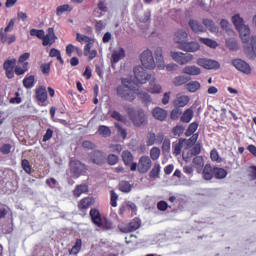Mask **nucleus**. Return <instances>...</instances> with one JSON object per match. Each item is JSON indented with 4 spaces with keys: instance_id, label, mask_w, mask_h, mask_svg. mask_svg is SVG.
<instances>
[{
    "instance_id": "56",
    "label": "nucleus",
    "mask_w": 256,
    "mask_h": 256,
    "mask_svg": "<svg viewBox=\"0 0 256 256\" xmlns=\"http://www.w3.org/2000/svg\"><path fill=\"white\" fill-rule=\"evenodd\" d=\"M51 63L52 62L41 64L40 71L43 75H49V73H51Z\"/></svg>"
},
{
    "instance_id": "34",
    "label": "nucleus",
    "mask_w": 256,
    "mask_h": 256,
    "mask_svg": "<svg viewBox=\"0 0 256 256\" xmlns=\"http://www.w3.org/2000/svg\"><path fill=\"white\" fill-rule=\"evenodd\" d=\"M49 57L57 59V61L60 63V65H65V60H63V57H61V51L57 48H51L49 52Z\"/></svg>"
},
{
    "instance_id": "16",
    "label": "nucleus",
    "mask_w": 256,
    "mask_h": 256,
    "mask_svg": "<svg viewBox=\"0 0 256 256\" xmlns=\"http://www.w3.org/2000/svg\"><path fill=\"white\" fill-rule=\"evenodd\" d=\"M187 39H189V34L183 29L177 30L174 34V43H177L178 47L179 45H184L187 42Z\"/></svg>"
},
{
    "instance_id": "22",
    "label": "nucleus",
    "mask_w": 256,
    "mask_h": 256,
    "mask_svg": "<svg viewBox=\"0 0 256 256\" xmlns=\"http://www.w3.org/2000/svg\"><path fill=\"white\" fill-rule=\"evenodd\" d=\"M89 216L93 225H95L96 227L97 225H101V221L103 220V218H101V212H99V209L91 208L89 212Z\"/></svg>"
},
{
    "instance_id": "6",
    "label": "nucleus",
    "mask_w": 256,
    "mask_h": 256,
    "mask_svg": "<svg viewBox=\"0 0 256 256\" xmlns=\"http://www.w3.org/2000/svg\"><path fill=\"white\" fill-rule=\"evenodd\" d=\"M140 61L144 69L153 70L157 65L155 64V58L153 52L149 49L144 50L140 55Z\"/></svg>"
},
{
    "instance_id": "12",
    "label": "nucleus",
    "mask_w": 256,
    "mask_h": 256,
    "mask_svg": "<svg viewBox=\"0 0 256 256\" xmlns=\"http://www.w3.org/2000/svg\"><path fill=\"white\" fill-rule=\"evenodd\" d=\"M196 63L197 65H199V67H203V69L208 70H217L221 67V64H219V62L207 58H199Z\"/></svg>"
},
{
    "instance_id": "57",
    "label": "nucleus",
    "mask_w": 256,
    "mask_h": 256,
    "mask_svg": "<svg viewBox=\"0 0 256 256\" xmlns=\"http://www.w3.org/2000/svg\"><path fill=\"white\" fill-rule=\"evenodd\" d=\"M172 149L174 155H181V151L183 149V142L180 141L178 143L173 144Z\"/></svg>"
},
{
    "instance_id": "2",
    "label": "nucleus",
    "mask_w": 256,
    "mask_h": 256,
    "mask_svg": "<svg viewBox=\"0 0 256 256\" xmlns=\"http://www.w3.org/2000/svg\"><path fill=\"white\" fill-rule=\"evenodd\" d=\"M121 85L116 87V94L118 97H121L123 101H129L132 103V101H135L137 98V92L134 88L131 87L132 82L131 80L127 78H121Z\"/></svg>"
},
{
    "instance_id": "28",
    "label": "nucleus",
    "mask_w": 256,
    "mask_h": 256,
    "mask_svg": "<svg viewBox=\"0 0 256 256\" xmlns=\"http://www.w3.org/2000/svg\"><path fill=\"white\" fill-rule=\"evenodd\" d=\"M194 115H195V113L193 112V109L188 108L182 113L180 119H181L182 123H190L191 119H193Z\"/></svg>"
},
{
    "instance_id": "44",
    "label": "nucleus",
    "mask_w": 256,
    "mask_h": 256,
    "mask_svg": "<svg viewBox=\"0 0 256 256\" xmlns=\"http://www.w3.org/2000/svg\"><path fill=\"white\" fill-rule=\"evenodd\" d=\"M157 141V135L154 132H148L146 135V145L147 147H153Z\"/></svg>"
},
{
    "instance_id": "13",
    "label": "nucleus",
    "mask_w": 256,
    "mask_h": 256,
    "mask_svg": "<svg viewBox=\"0 0 256 256\" xmlns=\"http://www.w3.org/2000/svg\"><path fill=\"white\" fill-rule=\"evenodd\" d=\"M134 157L129 150L122 152V161L126 167H130V171H137V163L133 162Z\"/></svg>"
},
{
    "instance_id": "46",
    "label": "nucleus",
    "mask_w": 256,
    "mask_h": 256,
    "mask_svg": "<svg viewBox=\"0 0 256 256\" xmlns=\"http://www.w3.org/2000/svg\"><path fill=\"white\" fill-rule=\"evenodd\" d=\"M210 158H211V161H213L215 163H223V158H221V156H219V152L215 148L211 150Z\"/></svg>"
},
{
    "instance_id": "47",
    "label": "nucleus",
    "mask_w": 256,
    "mask_h": 256,
    "mask_svg": "<svg viewBox=\"0 0 256 256\" xmlns=\"http://www.w3.org/2000/svg\"><path fill=\"white\" fill-rule=\"evenodd\" d=\"M119 191H121L122 193H130L131 191V184L128 181H121L119 183Z\"/></svg>"
},
{
    "instance_id": "30",
    "label": "nucleus",
    "mask_w": 256,
    "mask_h": 256,
    "mask_svg": "<svg viewBox=\"0 0 256 256\" xmlns=\"http://www.w3.org/2000/svg\"><path fill=\"white\" fill-rule=\"evenodd\" d=\"M88 192H89V186H87L86 184H80L75 187L73 191V195L74 197H81L83 193H88Z\"/></svg>"
},
{
    "instance_id": "3",
    "label": "nucleus",
    "mask_w": 256,
    "mask_h": 256,
    "mask_svg": "<svg viewBox=\"0 0 256 256\" xmlns=\"http://www.w3.org/2000/svg\"><path fill=\"white\" fill-rule=\"evenodd\" d=\"M30 35L31 37H37L38 39H42L43 47H47V45H53V43L57 41V36L55 35V29L53 28H48L46 35L44 30L31 29Z\"/></svg>"
},
{
    "instance_id": "54",
    "label": "nucleus",
    "mask_w": 256,
    "mask_h": 256,
    "mask_svg": "<svg viewBox=\"0 0 256 256\" xmlns=\"http://www.w3.org/2000/svg\"><path fill=\"white\" fill-rule=\"evenodd\" d=\"M22 169H24L25 173H27V175H31V163L29 162V160L27 159H23L22 160Z\"/></svg>"
},
{
    "instance_id": "39",
    "label": "nucleus",
    "mask_w": 256,
    "mask_h": 256,
    "mask_svg": "<svg viewBox=\"0 0 256 256\" xmlns=\"http://www.w3.org/2000/svg\"><path fill=\"white\" fill-rule=\"evenodd\" d=\"M200 43H203L207 47H210V49H217L218 45L217 41L211 39V38H199Z\"/></svg>"
},
{
    "instance_id": "4",
    "label": "nucleus",
    "mask_w": 256,
    "mask_h": 256,
    "mask_svg": "<svg viewBox=\"0 0 256 256\" xmlns=\"http://www.w3.org/2000/svg\"><path fill=\"white\" fill-rule=\"evenodd\" d=\"M126 111L135 127H142V125H147V114L143 109L135 110L133 107H128Z\"/></svg>"
},
{
    "instance_id": "15",
    "label": "nucleus",
    "mask_w": 256,
    "mask_h": 256,
    "mask_svg": "<svg viewBox=\"0 0 256 256\" xmlns=\"http://www.w3.org/2000/svg\"><path fill=\"white\" fill-rule=\"evenodd\" d=\"M178 49H180L181 51H185L186 53H195L196 51H199V49H201V45L194 41H186L184 44L179 45Z\"/></svg>"
},
{
    "instance_id": "14",
    "label": "nucleus",
    "mask_w": 256,
    "mask_h": 256,
    "mask_svg": "<svg viewBox=\"0 0 256 256\" xmlns=\"http://www.w3.org/2000/svg\"><path fill=\"white\" fill-rule=\"evenodd\" d=\"M15 65H17V59L12 58L11 60H6L3 64V68L6 71V77L8 79H13L15 77Z\"/></svg>"
},
{
    "instance_id": "25",
    "label": "nucleus",
    "mask_w": 256,
    "mask_h": 256,
    "mask_svg": "<svg viewBox=\"0 0 256 256\" xmlns=\"http://www.w3.org/2000/svg\"><path fill=\"white\" fill-rule=\"evenodd\" d=\"M214 171L215 168L211 167L210 164H206L202 172L203 179H205L206 181H211V179H213L214 177Z\"/></svg>"
},
{
    "instance_id": "60",
    "label": "nucleus",
    "mask_w": 256,
    "mask_h": 256,
    "mask_svg": "<svg viewBox=\"0 0 256 256\" xmlns=\"http://www.w3.org/2000/svg\"><path fill=\"white\" fill-rule=\"evenodd\" d=\"M31 57V54L28 52H25L24 54L20 55L18 58V64L24 65V63H28L27 60Z\"/></svg>"
},
{
    "instance_id": "9",
    "label": "nucleus",
    "mask_w": 256,
    "mask_h": 256,
    "mask_svg": "<svg viewBox=\"0 0 256 256\" xmlns=\"http://www.w3.org/2000/svg\"><path fill=\"white\" fill-rule=\"evenodd\" d=\"M171 57L173 61L178 63V65H187V63H191L193 61L192 54H185L182 52H171Z\"/></svg>"
},
{
    "instance_id": "48",
    "label": "nucleus",
    "mask_w": 256,
    "mask_h": 256,
    "mask_svg": "<svg viewBox=\"0 0 256 256\" xmlns=\"http://www.w3.org/2000/svg\"><path fill=\"white\" fill-rule=\"evenodd\" d=\"M1 41L2 43H8V45H11V43H15L17 41V37L15 35L8 36L7 34H2Z\"/></svg>"
},
{
    "instance_id": "7",
    "label": "nucleus",
    "mask_w": 256,
    "mask_h": 256,
    "mask_svg": "<svg viewBox=\"0 0 256 256\" xmlns=\"http://www.w3.org/2000/svg\"><path fill=\"white\" fill-rule=\"evenodd\" d=\"M141 228V219L135 217L128 224H121L118 226V229L121 233H134L137 229Z\"/></svg>"
},
{
    "instance_id": "1",
    "label": "nucleus",
    "mask_w": 256,
    "mask_h": 256,
    "mask_svg": "<svg viewBox=\"0 0 256 256\" xmlns=\"http://www.w3.org/2000/svg\"><path fill=\"white\" fill-rule=\"evenodd\" d=\"M232 23L239 32L242 43H244V51L246 55H254L256 57V37L250 36L251 30L245 25L243 18L239 14L232 17Z\"/></svg>"
},
{
    "instance_id": "29",
    "label": "nucleus",
    "mask_w": 256,
    "mask_h": 256,
    "mask_svg": "<svg viewBox=\"0 0 256 256\" xmlns=\"http://www.w3.org/2000/svg\"><path fill=\"white\" fill-rule=\"evenodd\" d=\"M203 25L206 27L208 31H211V33H217L219 31V28L215 25V22L211 19H203L202 20Z\"/></svg>"
},
{
    "instance_id": "50",
    "label": "nucleus",
    "mask_w": 256,
    "mask_h": 256,
    "mask_svg": "<svg viewBox=\"0 0 256 256\" xmlns=\"http://www.w3.org/2000/svg\"><path fill=\"white\" fill-rule=\"evenodd\" d=\"M193 157H195V156L193 155L191 150H189L187 148L183 150L182 159H183V161H185V163H190L191 159H193Z\"/></svg>"
},
{
    "instance_id": "24",
    "label": "nucleus",
    "mask_w": 256,
    "mask_h": 256,
    "mask_svg": "<svg viewBox=\"0 0 256 256\" xmlns=\"http://www.w3.org/2000/svg\"><path fill=\"white\" fill-rule=\"evenodd\" d=\"M155 57L157 61L158 69H165V60L163 59V49L161 47L156 48L155 50Z\"/></svg>"
},
{
    "instance_id": "5",
    "label": "nucleus",
    "mask_w": 256,
    "mask_h": 256,
    "mask_svg": "<svg viewBox=\"0 0 256 256\" xmlns=\"http://www.w3.org/2000/svg\"><path fill=\"white\" fill-rule=\"evenodd\" d=\"M69 169L72 177L79 179V177L87 175L89 166L77 159H71L69 162Z\"/></svg>"
},
{
    "instance_id": "32",
    "label": "nucleus",
    "mask_w": 256,
    "mask_h": 256,
    "mask_svg": "<svg viewBox=\"0 0 256 256\" xmlns=\"http://www.w3.org/2000/svg\"><path fill=\"white\" fill-rule=\"evenodd\" d=\"M160 174H161V164L154 163L151 171L149 172L150 179H159Z\"/></svg>"
},
{
    "instance_id": "20",
    "label": "nucleus",
    "mask_w": 256,
    "mask_h": 256,
    "mask_svg": "<svg viewBox=\"0 0 256 256\" xmlns=\"http://www.w3.org/2000/svg\"><path fill=\"white\" fill-rule=\"evenodd\" d=\"M92 205H95V198L85 197L79 201L78 209L79 211H85V209H89Z\"/></svg>"
},
{
    "instance_id": "21",
    "label": "nucleus",
    "mask_w": 256,
    "mask_h": 256,
    "mask_svg": "<svg viewBox=\"0 0 256 256\" xmlns=\"http://www.w3.org/2000/svg\"><path fill=\"white\" fill-rule=\"evenodd\" d=\"M167 115V110L161 107H155L152 110V117H154V119H157V121H165V119H167Z\"/></svg>"
},
{
    "instance_id": "40",
    "label": "nucleus",
    "mask_w": 256,
    "mask_h": 256,
    "mask_svg": "<svg viewBox=\"0 0 256 256\" xmlns=\"http://www.w3.org/2000/svg\"><path fill=\"white\" fill-rule=\"evenodd\" d=\"M27 71H29V62H25L24 64H22V67L20 66H16L14 68V73L15 75H25V73H27Z\"/></svg>"
},
{
    "instance_id": "53",
    "label": "nucleus",
    "mask_w": 256,
    "mask_h": 256,
    "mask_svg": "<svg viewBox=\"0 0 256 256\" xmlns=\"http://www.w3.org/2000/svg\"><path fill=\"white\" fill-rule=\"evenodd\" d=\"M192 163L197 169H201V167L205 165V162L201 156L194 157Z\"/></svg>"
},
{
    "instance_id": "64",
    "label": "nucleus",
    "mask_w": 256,
    "mask_h": 256,
    "mask_svg": "<svg viewBox=\"0 0 256 256\" xmlns=\"http://www.w3.org/2000/svg\"><path fill=\"white\" fill-rule=\"evenodd\" d=\"M248 176L252 181L256 180V166H250L248 170Z\"/></svg>"
},
{
    "instance_id": "19",
    "label": "nucleus",
    "mask_w": 256,
    "mask_h": 256,
    "mask_svg": "<svg viewBox=\"0 0 256 256\" xmlns=\"http://www.w3.org/2000/svg\"><path fill=\"white\" fill-rule=\"evenodd\" d=\"M35 95L37 102L43 105L47 101V88H45V86H40L36 89Z\"/></svg>"
},
{
    "instance_id": "10",
    "label": "nucleus",
    "mask_w": 256,
    "mask_h": 256,
    "mask_svg": "<svg viewBox=\"0 0 256 256\" xmlns=\"http://www.w3.org/2000/svg\"><path fill=\"white\" fill-rule=\"evenodd\" d=\"M232 65L237 69V71H240L241 73H244L245 75H251V66L249 63L245 62L243 59L236 58L232 60Z\"/></svg>"
},
{
    "instance_id": "55",
    "label": "nucleus",
    "mask_w": 256,
    "mask_h": 256,
    "mask_svg": "<svg viewBox=\"0 0 256 256\" xmlns=\"http://www.w3.org/2000/svg\"><path fill=\"white\" fill-rule=\"evenodd\" d=\"M172 133L175 136L181 137L185 133V127L183 125H177L172 129Z\"/></svg>"
},
{
    "instance_id": "61",
    "label": "nucleus",
    "mask_w": 256,
    "mask_h": 256,
    "mask_svg": "<svg viewBox=\"0 0 256 256\" xmlns=\"http://www.w3.org/2000/svg\"><path fill=\"white\" fill-rule=\"evenodd\" d=\"M139 97L145 103V105H149V103H151V96L147 93L141 92L139 93Z\"/></svg>"
},
{
    "instance_id": "23",
    "label": "nucleus",
    "mask_w": 256,
    "mask_h": 256,
    "mask_svg": "<svg viewBox=\"0 0 256 256\" xmlns=\"http://www.w3.org/2000/svg\"><path fill=\"white\" fill-rule=\"evenodd\" d=\"M188 25L194 33H205V31H207V29L195 19H190Z\"/></svg>"
},
{
    "instance_id": "8",
    "label": "nucleus",
    "mask_w": 256,
    "mask_h": 256,
    "mask_svg": "<svg viewBox=\"0 0 256 256\" xmlns=\"http://www.w3.org/2000/svg\"><path fill=\"white\" fill-rule=\"evenodd\" d=\"M151 167H153V161H151L149 156L144 155L139 158L136 169L138 172L145 174L149 172Z\"/></svg>"
},
{
    "instance_id": "52",
    "label": "nucleus",
    "mask_w": 256,
    "mask_h": 256,
    "mask_svg": "<svg viewBox=\"0 0 256 256\" xmlns=\"http://www.w3.org/2000/svg\"><path fill=\"white\" fill-rule=\"evenodd\" d=\"M197 129H199V124L197 122H192L186 130V136L191 137V135H193Z\"/></svg>"
},
{
    "instance_id": "58",
    "label": "nucleus",
    "mask_w": 256,
    "mask_h": 256,
    "mask_svg": "<svg viewBox=\"0 0 256 256\" xmlns=\"http://www.w3.org/2000/svg\"><path fill=\"white\" fill-rule=\"evenodd\" d=\"M115 127L118 131V135L122 137V139H127V129L121 127L119 123H115Z\"/></svg>"
},
{
    "instance_id": "37",
    "label": "nucleus",
    "mask_w": 256,
    "mask_h": 256,
    "mask_svg": "<svg viewBox=\"0 0 256 256\" xmlns=\"http://www.w3.org/2000/svg\"><path fill=\"white\" fill-rule=\"evenodd\" d=\"M186 89L190 93H196V91L201 89V83H199V81H191L186 84Z\"/></svg>"
},
{
    "instance_id": "33",
    "label": "nucleus",
    "mask_w": 256,
    "mask_h": 256,
    "mask_svg": "<svg viewBox=\"0 0 256 256\" xmlns=\"http://www.w3.org/2000/svg\"><path fill=\"white\" fill-rule=\"evenodd\" d=\"M189 81H191V77L176 76L173 79V85H175V87H181V85H185V84L189 83Z\"/></svg>"
},
{
    "instance_id": "26",
    "label": "nucleus",
    "mask_w": 256,
    "mask_h": 256,
    "mask_svg": "<svg viewBox=\"0 0 256 256\" xmlns=\"http://www.w3.org/2000/svg\"><path fill=\"white\" fill-rule=\"evenodd\" d=\"M182 73L191 76L201 75V68L197 66H186L183 68Z\"/></svg>"
},
{
    "instance_id": "11",
    "label": "nucleus",
    "mask_w": 256,
    "mask_h": 256,
    "mask_svg": "<svg viewBox=\"0 0 256 256\" xmlns=\"http://www.w3.org/2000/svg\"><path fill=\"white\" fill-rule=\"evenodd\" d=\"M134 77L141 85L147 83L151 79V75L147 74L145 68L142 66H136L134 68Z\"/></svg>"
},
{
    "instance_id": "27",
    "label": "nucleus",
    "mask_w": 256,
    "mask_h": 256,
    "mask_svg": "<svg viewBox=\"0 0 256 256\" xmlns=\"http://www.w3.org/2000/svg\"><path fill=\"white\" fill-rule=\"evenodd\" d=\"M125 57V49L120 48L119 50H114L112 52V63H119L121 59Z\"/></svg>"
},
{
    "instance_id": "62",
    "label": "nucleus",
    "mask_w": 256,
    "mask_h": 256,
    "mask_svg": "<svg viewBox=\"0 0 256 256\" xmlns=\"http://www.w3.org/2000/svg\"><path fill=\"white\" fill-rule=\"evenodd\" d=\"M110 195H111L110 205L112 207H117V199H119V196L113 190H111Z\"/></svg>"
},
{
    "instance_id": "31",
    "label": "nucleus",
    "mask_w": 256,
    "mask_h": 256,
    "mask_svg": "<svg viewBox=\"0 0 256 256\" xmlns=\"http://www.w3.org/2000/svg\"><path fill=\"white\" fill-rule=\"evenodd\" d=\"M25 89H33L35 87V75H26L23 79Z\"/></svg>"
},
{
    "instance_id": "36",
    "label": "nucleus",
    "mask_w": 256,
    "mask_h": 256,
    "mask_svg": "<svg viewBox=\"0 0 256 256\" xmlns=\"http://www.w3.org/2000/svg\"><path fill=\"white\" fill-rule=\"evenodd\" d=\"M149 93L159 94L162 91L161 85L157 84L155 78L150 81Z\"/></svg>"
},
{
    "instance_id": "51",
    "label": "nucleus",
    "mask_w": 256,
    "mask_h": 256,
    "mask_svg": "<svg viewBox=\"0 0 256 256\" xmlns=\"http://www.w3.org/2000/svg\"><path fill=\"white\" fill-rule=\"evenodd\" d=\"M181 115H183V111H181L180 108L175 107L170 112V119H172V121H177V119H179V117H181Z\"/></svg>"
},
{
    "instance_id": "45",
    "label": "nucleus",
    "mask_w": 256,
    "mask_h": 256,
    "mask_svg": "<svg viewBox=\"0 0 256 256\" xmlns=\"http://www.w3.org/2000/svg\"><path fill=\"white\" fill-rule=\"evenodd\" d=\"M97 133L102 137H111V128L105 125H101L99 126Z\"/></svg>"
},
{
    "instance_id": "59",
    "label": "nucleus",
    "mask_w": 256,
    "mask_h": 256,
    "mask_svg": "<svg viewBox=\"0 0 256 256\" xmlns=\"http://www.w3.org/2000/svg\"><path fill=\"white\" fill-rule=\"evenodd\" d=\"M107 162L108 165H117V163H119V156L115 154H110L108 155Z\"/></svg>"
},
{
    "instance_id": "17",
    "label": "nucleus",
    "mask_w": 256,
    "mask_h": 256,
    "mask_svg": "<svg viewBox=\"0 0 256 256\" xmlns=\"http://www.w3.org/2000/svg\"><path fill=\"white\" fill-rule=\"evenodd\" d=\"M189 101V96L177 94L176 99L173 101V106L181 109V107H186V105H189Z\"/></svg>"
},
{
    "instance_id": "42",
    "label": "nucleus",
    "mask_w": 256,
    "mask_h": 256,
    "mask_svg": "<svg viewBox=\"0 0 256 256\" xmlns=\"http://www.w3.org/2000/svg\"><path fill=\"white\" fill-rule=\"evenodd\" d=\"M215 179H225L227 177V170L225 168L214 167Z\"/></svg>"
},
{
    "instance_id": "43",
    "label": "nucleus",
    "mask_w": 256,
    "mask_h": 256,
    "mask_svg": "<svg viewBox=\"0 0 256 256\" xmlns=\"http://www.w3.org/2000/svg\"><path fill=\"white\" fill-rule=\"evenodd\" d=\"M226 47L229 49V51L239 50V44L237 43V40L233 38H229L226 40Z\"/></svg>"
},
{
    "instance_id": "63",
    "label": "nucleus",
    "mask_w": 256,
    "mask_h": 256,
    "mask_svg": "<svg viewBox=\"0 0 256 256\" xmlns=\"http://www.w3.org/2000/svg\"><path fill=\"white\" fill-rule=\"evenodd\" d=\"M97 7L102 13H107V2L105 0H98Z\"/></svg>"
},
{
    "instance_id": "38",
    "label": "nucleus",
    "mask_w": 256,
    "mask_h": 256,
    "mask_svg": "<svg viewBox=\"0 0 256 256\" xmlns=\"http://www.w3.org/2000/svg\"><path fill=\"white\" fill-rule=\"evenodd\" d=\"M83 247V241L81 239H76L74 246L69 250V255H77L81 248Z\"/></svg>"
},
{
    "instance_id": "49",
    "label": "nucleus",
    "mask_w": 256,
    "mask_h": 256,
    "mask_svg": "<svg viewBox=\"0 0 256 256\" xmlns=\"http://www.w3.org/2000/svg\"><path fill=\"white\" fill-rule=\"evenodd\" d=\"M159 157H161V149H159V147L151 148L150 159H152V161H157V159H159Z\"/></svg>"
},
{
    "instance_id": "35",
    "label": "nucleus",
    "mask_w": 256,
    "mask_h": 256,
    "mask_svg": "<svg viewBox=\"0 0 256 256\" xmlns=\"http://www.w3.org/2000/svg\"><path fill=\"white\" fill-rule=\"evenodd\" d=\"M96 227H99L102 231H111V229H113V222L108 219H102L100 225H96Z\"/></svg>"
},
{
    "instance_id": "18",
    "label": "nucleus",
    "mask_w": 256,
    "mask_h": 256,
    "mask_svg": "<svg viewBox=\"0 0 256 256\" xmlns=\"http://www.w3.org/2000/svg\"><path fill=\"white\" fill-rule=\"evenodd\" d=\"M90 159L94 165H103L105 163V154L97 150L90 154Z\"/></svg>"
},
{
    "instance_id": "41",
    "label": "nucleus",
    "mask_w": 256,
    "mask_h": 256,
    "mask_svg": "<svg viewBox=\"0 0 256 256\" xmlns=\"http://www.w3.org/2000/svg\"><path fill=\"white\" fill-rule=\"evenodd\" d=\"M73 11V7L69 4H64L61 6H58L56 9V15L60 17V15H63V13L71 12Z\"/></svg>"
}]
</instances>
